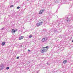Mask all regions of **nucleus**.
I'll return each instance as SVG.
<instances>
[{"instance_id":"f03ea898","label":"nucleus","mask_w":73,"mask_h":73,"mask_svg":"<svg viewBox=\"0 0 73 73\" xmlns=\"http://www.w3.org/2000/svg\"><path fill=\"white\" fill-rule=\"evenodd\" d=\"M0 67H1V70H2V69H4V64H3L2 63L0 65Z\"/></svg>"},{"instance_id":"4468645a","label":"nucleus","mask_w":73,"mask_h":73,"mask_svg":"<svg viewBox=\"0 0 73 73\" xmlns=\"http://www.w3.org/2000/svg\"><path fill=\"white\" fill-rule=\"evenodd\" d=\"M20 7H18L17 8V9H19Z\"/></svg>"},{"instance_id":"f257e3e1","label":"nucleus","mask_w":73,"mask_h":73,"mask_svg":"<svg viewBox=\"0 0 73 73\" xmlns=\"http://www.w3.org/2000/svg\"><path fill=\"white\" fill-rule=\"evenodd\" d=\"M42 23H43V22H41L40 23H37L36 24V26L37 27H39V26H40V25H41L42 24Z\"/></svg>"},{"instance_id":"423d86ee","label":"nucleus","mask_w":73,"mask_h":73,"mask_svg":"<svg viewBox=\"0 0 73 73\" xmlns=\"http://www.w3.org/2000/svg\"><path fill=\"white\" fill-rule=\"evenodd\" d=\"M24 38V36H21L19 37V40H22Z\"/></svg>"},{"instance_id":"1a4fd4ad","label":"nucleus","mask_w":73,"mask_h":73,"mask_svg":"<svg viewBox=\"0 0 73 73\" xmlns=\"http://www.w3.org/2000/svg\"><path fill=\"white\" fill-rule=\"evenodd\" d=\"M67 62V60H64L63 61V63L64 64H66Z\"/></svg>"},{"instance_id":"0eeeda50","label":"nucleus","mask_w":73,"mask_h":73,"mask_svg":"<svg viewBox=\"0 0 73 73\" xmlns=\"http://www.w3.org/2000/svg\"><path fill=\"white\" fill-rule=\"evenodd\" d=\"M15 32H16V31L14 30L13 29H12V31H11L12 33H15Z\"/></svg>"},{"instance_id":"ddd939ff","label":"nucleus","mask_w":73,"mask_h":73,"mask_svg":"<svg viewBox=\"0 0 73 73\" xmlns=\"http://www.w3.org/2000/svg\"><path fill=\"white\" fill-rule=\"evenodd\" d=\"M10 8H12V7H13V5H11L10 6Z\"/></svg>"},{"instance_id":"9b49d317","label":"nucleus","mask_w":73,"mask_h":73,"mask_svg":"<svg viewBox=\"0 0 73 73\" xmlns=\"http://www.w3.org/2000/svg\"><path fill=\"white\" fill-rule=\"evenodd\" d=\"M48 46H46L45 47H43V48H46V49H48Z\"/></svg>"},{"instance_id":"6e6552de","label":"nucleus","mask_w":73,"mask_h":73,"mask_svg":"<svg viewBox=\"0 0 73 73\" xmlns=\"http://www.w3.org/2000/svg\"><path fill=\"white\" fill-rule=\"evenodd\" d=\"M5 42H3L2 43V46H3L4 45H5Z\"/></svg>"},{"instance_id":"7ed1b4c3","label":"nucleus","mask_w":73,"mask_h":73,"mask_svg":"<svg viewBox=\"0 0 73 73\" xmlns=\"http://www.w3.org/2000/svg\"><path fill=\"white\" fill-rule=\"evenodd\" d=\"M46 40H47V39L46 38H43L42 40V42H44V41H46Z\"/></svg>"},{"instance_id":"6ab92c4d","label":"nucleus","mask_w":73,"mask_h":73,"mask_svg":"<svg viewBox=\"0 0 73 73\" xmlns=\"http://www.w3.org/2000/svg\"><path fill=\"white\" fill-rule=\"evenodd\" d=\"M68 20H67V22H68Z\"/></svg>"},{"instance_id":"f3484780","label":"nucleus","mask_w":73,"mask_h":73,"mask_svg":"<svg viewBox=\"0 0 73 73\" xmlns=\"http://www.w3.org/2000/svg\"><path fill=\"white\" fill-rule=\"evenodd\" d=\"M3 29H3V28H2L1 29V30H3Z\"/></svg>"},{"instance_id":"dca6fc26","label":"nucleus","mask_w":73,"mask_h":73,"mask_svg":"<svg viewBox=\"0 0 73 73\" xmlns=\"http://www.w3.org/2000/svg\"><path fill=\"white\" fill-rule=\"evenodd\" d=\"M28 52H30V50H28Z\"/></svg>"},{"instance_id":"412c9836","label":"nucleus","mask_w":73,"mask_h":73,"mask_svg":"<svg viewBox=\"0 0 73 73\" xmlns=\"http://www.w3.org/2000/svg\"><path fill=\"white\" fill-rule=\"evenodd\" d=\"M72 42H73V40H72Z\"/></svg>"},{"instance_id":"9d476101","label":"nucleus","mask_w":73,"mask_h":73,"mask_svg":"<svg viewBox=\"0 0 73 73\" xmlns=\"http://www.w3.org/2000/svg\"><path fill=\"white\" fill-rule=\"evenodd\" d=\"M31 37H32V35H31L29 36V38H31Z\"/></svg>"},{"instance_id":"f8f14e48","label":"nucleus","mask_w":73,"mask_h":73,"mask_svg":"<svg viewBox=\"0 0 73 73\" xmlns=\"http://www.w3.org/2000/svg\"><path fill=\"white\" fill-rule=\"evenodd\" d=\"M9 69V67H7L6 68V69H7V70Z\"/></svg>"},{"instance_id":"20e7f679","label":"nucleus","mask_w":73,"mask_h":73,"mask_svg":"<svg viewBox=\"0 0 73 73\" xmlns=\"http://www.w3.org/2000/svg\"><path fill=\"white\" fill-rule=\"evenodd\" d=\"M47 50V49H43L41 51V53H44V52H46Z\"/></svg>"},{"instance_id":"4be33fe9","label":"nucleus","mask_w":73,"mask_h":73,"mask_svg":"<svg viewBox=\"0 0 73 73\" xmlns=\"http://www.w3.org/2000/svg\"><path fill=\"white\" fill-rule=\"evenodd\" d=\"M27 1H29V0H27Z\"/></svg>"},{"instance_id":"2eb2a0df","label":"nucleus","mask_w":73,"mask_h":73,"mask_svg":"<svg viewBox=\"0 0 73 73\" xmlns=\"http://www.w3.org/2000/svg\"><path fill=\"white\" fill-rule=\"evenodd\" d=\"M17 59H18V58H19V56H18L17 57Z\"/></svg>"},{"instance_id":"aec40b11","label":"nucleus","mask_w":73,"mask_h":73,"mask_svg":"<svg viewBox=\"0 0 73 73\" xmlns=\"http://www.w3.org/2000/svg\"><path fill=\"white\" fill-rule=\"evenodd\" d=\"M21 47H22V45H21Z\"/></svg>"},{"instance_id":"39448f33","label":"nucleus","mask_w":73,"mask_h":73,"mask_svg":"<svg viewBox=\"0 0 73 73\" xmlns=\"http://www.w3.org/2000/svg\"><path fill=\"white\" fill-rule=\"evenodd\" d=\"M44 11V10H41L39 13V14H42V12H43Z\"/></svg>"},{"instance_id":"a211bd4d","label":"nucleus","mask_w":73,"mask_h":73,"mask_svg":"<svg viewBox=\"0 0 73 73\" xmlns=\"http://www.w3.org/2000/svg\"><path fill=\"white\" fill-rule=\"evenodd\" d=\"M47 64H48V65H49V64L48 63V62L47 63Z\"/></svg>"}]
</instances>
